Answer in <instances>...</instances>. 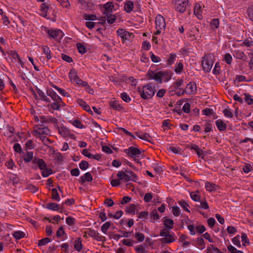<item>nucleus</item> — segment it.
<instances>
[{
	"instance_id": "1",
	"label": "nucleus",
	"mask_w": 253,
	"mask_h": 253,
	"mask_svg": "<svg viewBox=\"0 0 253 253\" xmlns=\"http://www.w3.org/2000/svg\"><path fill=\"white\" fill-rule=\"evenodd\" d=\"M47 95L49 96L53 101L49 105L54 110H59L61 107L65 106L61 98L52 89L49 88L46 90Z\"/></svg>"
},
{
	"instance_id": "2",
	"label": "nucleus",
	"mask_w": 253,
	"mask_h": 253,
	"mask_svg": "<svg viewBox=\"0 0 253 253\" xmlns=\"http://www.w3.org/2000/svg\"><path fill=\"white\" fill-rule=\"evenodd\" d=\"M137 91L140 97L145 100L152 98L155 93V86L152 83H148L142 87H137Z\"/></svg>"
},
{
	"instance_id": "3",
	"label": "nucleus",
	"mask_w": 253,
	"mask_h": 253,
	"mask_svg": "<svg viewBox=\"0 0 253 253\" xmlns=\"http://www.w3.org/2000/svg\"><path fill=\"white\" fill-rule=\"evenodd\" d=\"M214 61V56L211 53H207L202 58V65L205 72L209 73L211 71Z\"/></svg>"
},
{
	"instance_id": "4",
	"label": "nucleus",
	"mask_w": 253,
	"mask_h": 253,
	"mask_svg": "<svg viewBox=\"0 0 253 253\" xmlns=\"http://www.w3.org/2000/svg\"><path fill=\"white\" fill-rule=\"evenodd\" d=\"M117 177L120 180L124 182L133 181L136 182L138 179L137 176L132 171L125 170L119 171L117 173Z\"/></svg>"
},
{
	"instance_id": "5",
	"label": "nucleus",
	"mask_w": 253,
	"mask_h": 253,
	"mask_svg": "<svg viewBox=\"0 0 253 253\" xmlns=\"http://www.w3.org/2000/svg\"><path fill=\"white\" fill-rule=\"evenodd\" d=\"M155 24L157 31L154 35H159L165 30L166 25L165 18L161 15L158 14L155 18Z\"/></svg>"
},
{
	"instance_id": "6",
	"label": "nucleus",
	"mask_w": 253,
	"mask_h": 253,
	"mask_svg": "<svg viewBox=\"0 0 253 253\" xmlns=\"http://www.w3.org/2000/svg\"><path fill=\"white\" fill-rule=\"evenodd\" d=\"M47 33L50 39H52L58 42H61L64 35L62 31L59 29L48 30Z\"/></svg>"
},
{
	"instance_id": "7",
	"label": "nucleus",
	"mask_w": 253,
	"mask_h": 253,
	"mask_svg": "<svg viewBox=\"0 0 253 253\" xmlns=\"http://www.w3.org/2000/svg\"><path fill=\"white\" fill-rule=\"evenodd\" d=\"M49 130L47 127L43 125H36L34 127L33 134L37 138L42 135H47Z\"/></svg>"
},
{
	"instance_id": "8",
	"label": "nucleus",
	"mask_w": 253,
	"mask_h": 253,
	"mask_svg": "<svg viewBox=\"0 0 253 253\" xmlns=\"http://www.w3.org/2000/svg\"><path fill=\"white\" fill-rule=\"evenodd\" d=\"M124 152L132 158L139 157L141 154L139 149L133 146H130L128 148L125 149Z\"/></svg>"
},
{
	"instance_id": "9",
	"label": "nucleus",
	"mask_w": 253,
	"mask_h": 253,
	"mask_svg": "<svg viewBox=\"0 0 253 253\" xmlns=\"http://www.w3.org/2000/svg\"><path fill=\"white\" fill-rule=\"evenodd\" d=\"M197 92V84L194 82H190L189 83L185 89L182 91V94L186 93L188 94H195Z\"/></svg>"
},
{
	"instance_id": "10",
	"label": "nucleus",
	"mask_w": 253,
	"mask_h": 253,
	"mask_svg": "<svg viewBox=\"0 0 253 253\" xmlns=\"http://www.w3.org/2000/svg\"><path fill=\"white\" fill-rule=\"evenodd\" d=\"M147 77L150 80H154L160 84L162 83V71L155 72L153 71H149L146 74Z\"/></svg>"
},
{
	"instance_id": "11",
	"label": "nucleus",
	"mask_w": 253,
	"mask_h": 253,
	"mask_svg": "<svg viewBox=\"0 0 253 253\" xmlns=\"http://www.w3.org/2000/svg\"><path fill=\"white\" fill-rule=\"evenodd\" d=\"M118 36L121 38L122 41L124 42L126 40H130L133 37L132 33H130L123 29H119L117 31Z\"/></svg>"
},
{
	"instance_id": "12",
	"label": "nucleus",
	"mask_w": 253,
	"mask_h": 253,
	"mask_svg": "<svg viewBox=\"0 0 253 253\" xmlns=\"http://www.w3.org/2000/svg\"><path fill=\"white\" fill-rule=\"evenodd\" d=\"M187 5L188 0H184L182 1L178 0L175 3V9L181 13H183L185 11Z\"/></svg>"
},
{
	"instance_id": "13",
	"label": "nucleus",
	"mask_w": 253,
	"mask_h": 253,
	"mask_svg": "<svg viewBox=\"0 0 253 253\" xmlns=\"http://www.w3.org/2000/svg\"><path fill=\"white\" fill-rule=\"evenodd\" d=\"M69 77L71 82L75 84L78 85L79 84V78L78 76V72L75 69H72L69 73Z\"/></svg>"
},
{
	"instance_id": "14",
	"label": "nucleus",
	"mask_w": 253,
	"mask_h": 253,
	"mask_svg": "<svg viewBox=\"0 0 253 253\" xmlns=\"http://www.w3.org/2000/svg\"><path fill=\"white\" fill-rule=\"evenodd\" d=\"M41 13L40 15L46 18L47 19L49 18L48 16V14L49 13L50 9L49 8L48 5L45 3H43L41 5L40 8Z\"/></svg>"
},
{
	"instance_id": "15",
	"label": "nucleus",
	"mask_w": 253,
	"mask_h": 253,
	"mask_svg": "<svg viewBox=\"0 0 253 253\" xmlns=\"http://www.w3.org/2000/svg\"><path fill=\"white\" fill-rule=\"evenodd\" d=\"M85 233H87L89 236L93 238L97 241H101L102 240V237L100 235L98 232L94 230L88 229L86 232H85Z\"/></svg>"
},
{
	"instance_id": "16",
	"label": "nucleus",
	"mask_w": 253,
	"mask_h": 253,
	"mask_svg": "<svg viewBox=\"0 0 253 253\" xmlns=\"http://www.w3.org/2000/svg\"><path fill=\"white\" fill-rule=\"evenodd\" d=\"M233 55L235 58L238 59L243 60L244 61H246L247 59V56L244 52L239 49L234 50L233 51Z\"/></svg>"
},
{
	"instance_id": "17",
	"label": "nucleus",
	"mask_w": 253,
	"mask_h": 253,
	"mask_svg": "<svg viewBox=\"0 0 253 253\" xmlns=\"http://www.w3.org/2000/svg\"><path fill=\"white\" fill-rule=\"evenodd\" d=\"M103 7L105 10L104 13L108 16L112 12L113 8H114V5L113 2H108L104 4Z\"/></svg>"
},
{
	"instance_id": "18",
	"label": "nucleus",
	"mask_w": 253,
	"mask_h": 253,
	"mask_svg": "<svg viewBox=\"0 0 253 253\" xmlns=\"http://www.w3.org/2000/svg\"><path fill=\"white\" fill-rule=\"evenodd\" d=\"M172 73L169 71H162V82H168L172 77Z\"/></svg>"
},
{
	"instance_id": "19",
	"label": "nucleus",
	"mask_w": 253,
	"mask_h": 253,
	"mask_svg": "<svg viewBox=\"0 0 253 253\" xmlns=\"http://www.w3.org/2000/svg\"><path fill=\"white\" fill-rule=\"evenodd\" d=\"M161 242L163 243L169 244L175 241L174 234H168L165 237L161 239Z\"/></svg>"
},
{
	"instance_id": "20",
	"label": "nucleus",
	"mask_w": 253,
	"mask_h": 253,
	"mask_svg": "<svg viewBox=\"0 0 253 253\" xmlns=\"http://www.w3.org/2000/svg\"><path fill=\"white\" fill-rule=\"evenodd\" d=\"M80 87L84 88V90L90 94H93L94 90L87 82L80 80Z\"/></svg>"
},
{
	"instance_id": "21",
	"label": "nucleus",
	"mask_w": 253,
	"mask_h": 253,
	"mask_svg": "<svg viewBox=\"0 0 253 253\" xmlns=\"http://www.w3.org/2000/svg\"><path fill=\"white\" fill-rule=\"evenodd\" d=\"M215 125L220 131L226 130L227 125L222 120L218 119L215 121Z\"/></svg>"
},
{
	"instance_id": "22",
	"label": "nucleus",
	"mask_w": 253,
	"mask_h": 253,
	"mask_svg": "<svg viewBox=\"0 0 253 253\" xmlns=\"http://www.w3.org/2000/svg\"><path fill=\"white\" fill-rule=\"evenodd\" d=\"M33 163L37 164L39 169L41 170L45 169L46 167V164L42 159L35 158L33 160Z\"/></svg>"
},
{
	"instance_id": "23",
	"label": "nucleus",
	"mask_w": 253,
	"mask_h": 253,
	"mask_svg": "<svg viewBox=\"0 0 253 253\" xmlns=\"http://www.w3.org/2000/svg\"><path fill=\"white\" fill-rule=\"evenodd\" d=\"M194 14L199 19H201L202 17V6L200 3H196L194 7Z\"/></svg>"
},
{
	"instance_id": "24",
	"label": "nucleus",
	"mask_w": 253,
	"mask_h": 253,
	"mask_svg": "<svg viewBox=\"0 0 253 253\" xmlns=\"http://www.w3.org/2000/svg\"><path fill=\"white\" fill-rule=\"evenodd\" d=\"M183 61L179 60V61L176 63L174 65V71L177 74H180L183 70Z\"/></svg>"
},
{
	"instance_id": "25",
	"label": "nucleus",
	"mask_w": 253,
	"mask_h": 253,
	"mask_svg": "<svg viewBox=\"0 0 253 253\" xmlns=\"http://www.w3.org/2000/svg\"><path fill=\"white\" fill-rule=\"evenodd\" d=\"M58 131L60 135L63 137H68L70 135L69 130L64 126H60L58 127Z\"/></svg>"
},
{
	"instance_id": "26",
	"label": "nucleus",
	"mask_w": 253,
	"mask_h": 253,
	"mask_svg": "<svg viewBox=\"0 0 253 253\" xmlns=\"http://www.w3.org/2000/svg\"><path fill=\"white\" fill-rule=\"evenodd\" d=\"M136 136L140 139L150 142L151 140V136L147 133H141L136 132L135 133Z\"/></svg>"
},
{
	"instance_id": "27",
	"label": "nucleus",
	"mask_w": 253,
	"mask_h": 253,
	"mask_svg": "<svg viewBox=\"0 0 253 253\" xmlns=\"http://www.w3.org/2000/svg\"><path fill=\"white\" fill-rule=\"evenodd\" d=\"M41 121L42 122H48L49 123H53L54 124H57V120L56 118H52L49 116L44 117L42 116L41 117Z\"/></svg>"
},
{
	"instance_id": "28",
	"label": "nucleus",
	"mask_w": 253,
	"mask_h": 253,
	"mask_svg": "<svg viewBox=\"0 0 253 253\" xmlns=\"http://www.w3.org/2000/svg\"><path fill=\"white\" fill-rule=\"evenodd\" d=\"M205 188L207 191L211 192L217 189V185L212 182H206L205 183Z\"/></svg>"
},
{
	"instance_id": "29",
	"label": "nucleus",
	"mask_w": 253,
	"mask_h": 253,
	"mask_svg": "<svg viewBox=\"0 0 253 253\" xmlns=\"http://www.w3.org/2000/svg\"><path fill=\"white\" fill-rule=\"evenodd\" d=\"M81 183L84 184L85 181L91 182L92 181V176L89 172L85 173L81 177Z\"/></svg>"
},
{
	"instance_id": "30",
	"label": "nucleus",
	"mask_w": 253,
	"mask_h": 253,
	"mask_svg": "<svg viewBox=\"0 0 253 253\" xmlns=\"http://www.w3.org/2000/svg\"><path fill=\"white\" fill-rule=\"evenodd\" d=\"M176 54L175 53H170L169 55V57L167 60V64L168 65L170 66L174 64L175 61L176 59Z\"/></svg>"
},
{
	"instance_id": "31",
	"label": "nucleus",
	"mask_w": 253,
	"mask_h": 253,
	"mask_svg": "<svg viewBox=\"0 0 253 253\" xmlns=\"http://www.w3.org/2000/svg\"><path fill=\"white\" fill-rule=\"evenodd\" d=\"M133 3L132 1L128 0L124 4V9L125 10L127 13H130L133 9Z\"/></svg>"
},
{
	"instance_id": "32",
	"label": "nucleus",
	"mask_w": 253,
	"mask_h": 253,
	"mask_svg": "<svg viewBox=\"0 0 253 253\" xmlns=\"http://www.w3.org/2000/svg\"><path fill=\"white\" fill-rule=\"evenodd\" d=\"M37 92L40 97V99L42 100H43L47 103H50V100L49 99V98L47 97V96L45 95V94L42 92L41 90L40 89H37Z\"/></svg>"
},
{
	"instance_id": "33",
	"label": "nucleus",
	"mask_w": 253,
	"mask_h": 253,
	"mask_svg": "<svg viewBox=\"0 0 253 253\" xmlns=\"http://www.w3.org/2000/svg\"><path fill=\"white\" fill-rule=\"evenodd\" d=\"M191 199L195 202H199L200 201V194L199 191L191 192L190 194Z\"/></svg>"
},
{
	"instance_id": "34",
	"label": "nucleus",
	"mask_w": 253,
	"mask_h": 253,
	"mask_svg": "<svg viewBox=\"0 0 253 253\" xmlns=\"http://www.w3.org/2000/svg\"><path fill=\"white\" fill-rule=\"evenodd\" d=\"M137 208V205L134 204H130L126 210V212L129 214H135V210Z\"/></svg>"
},
{
	"instance_id": "35",
	"label": "nucleus",
	"mask_w": 253,
	"mask_h": 253,
	"mask_svg": "<svg viewBox=\"0 0 253 253\" xmlns=\"http://www.w3.org/2000/svg\"><path fill=\"white\" fill-rule=\"evenodd\" d=\"M164 224L168 229H171L173 227L174 222L172 219L168 218L164 220Z\"/></svg>"
},
{
	"instance_id": "36",
	"label": "nucleus",
	"mask_w": 253,
	"mask_h": 253,
	"mask_svg": "<svg viewBox=\"0 0 253 253\" xmlns=\"http://www.w3.org/2000/svg\"><path fill=\"white\" fill-rule=\"evenodd\" d=\"M23 159L25 162H30L33 159V153L32 152L27 151L24 154Z\"/></svg>"
},
{
	"instance_id": "37",
	"label": "nucleus",
	"mask_w": 253,
	"mask_h": 253,
	"mask_svg": "<svg viewBox=\"0 0 253 253\" xmlns=\"http://www.w3.org/2000/svg\"><path fill=\"white\" fill-rule=\"evenodd\" d=\"M43 53L46 55L47 60L51 59V51L49 48L47 46H43L42 47Z\"/></svg>"
},
{
	"instance_id": "38",
	"label": "nucleus",
	"mask_w": 253,
	"mask_h": 253,
	"mask_svg": "<svg viewBox=\"0 0 253 253\" xmlns=\"http://www.w3.org/2000/svg\"><path fill=\"white\" fill-rule=\"evenodd\" d=\"M160 216L157 211L156 209L153 210L150 213V219L151 221L154 222L155 220H158Z\"/></svg>"
},
{
	"instance_id": "39",
	"label": "nucleus",
	"mask_w": 253,
	"mask_h": 253,
	"mask_svg": "<svg viewBox=\"0 0 253 253\" xmlns=\"http://www.w3.org/2000/svg\"><path fill=\"white\" fill-rule=\"evenodd\" d=\"M47 209L52 211H58L59 208V205L54 203H49L46 204Z\"/></svg>"
},
{
	"instance_id": "40",
	"label": "nucleus",
	"mask_w": 253,
	"mask_h": 253,
	"mask_svg": "<svg viewBox=\"0 0 253 253\" xmlns=\"http://www.w3.org/2000/svg\"><path fill=\"white\" fill-rule=\"evenodd\" d=\"M109 104L110 107L115 110H121L122 109L119 102L116 100L111 101Z\"/></svg>"
},
{
	"instance_id": "41",
	"label": "nucleus",
	"mask_w": 253,
	"mask_h": 253,
	"mask_svg": "<svg viewBox=\"0 0 253 253\" xmlns=\"http://www.w3.org/2000/svg\"><path fill=\"white\" fill-rule=\"evenodd\" d=\"M123 211L121 210L116 211L114 214L109 213L108 216L110 217H113L115 219H119L122 216Z\"/></svg>"
},
{
	"instance_id": "42",
	"label": "nucleus",
	"mask_w": 253,
	"mask_h": 253,
	"mask_svg": "<svg viewBox=\"0 0 253 253\" xmlns=\"http://www.w3.org/2000/svg\"><path fill=\"white\" fill-rule=\"evenodd\" d=\"M80 106H82V108L86 112H90V114H92V111L91 110L90 106L88 104H87L85 102H84L83 100L81 99Z\"/></svg>"
},
{
	"instance_id": "43",
	"label": "nucleus",
	"mask_w": 253,
	"mask_h": 253,
	"mask_svg": "<svg viewBox=\"0 0 253 253\" xmlns=\"http://www.w3.org/2000/svg\"><path fill=\"white\" fill-rule=\"evenodd\" d=\"M245 101L248 105H253V95L252 96L249 93H245Z\"/></svg>"
},
{
	"instance_id": "44",
	"label": "nucleus",
	"mask_w": 253,
	"mask_h": 253,
	"mask_svg": "<svg viewBox=\"0 0 253 253\" xmlns=\"http://www.w3.org/2000/svg\"><path fill=\"white\" fill-rule=\"evenodd\" d=\"M52 86L58 92L63 96H67L68 92H66L64 89L60 88L55 84H52Z\"/></svg>"
},
{
	"instance_id": "45",
	"label": "nucleus",
	"mask_w": 253,
	"mask_h": 253,
	"mask_svg": "<svg viewBox=\"0 0 253 253\" xmlns=\"http://www.w3.org/2000/svg\"><path fill=\"white\" fill-rule=\"evenodd\" d=\"M178 203L184 209V211L188 212H190V211L188 209L189 205L187 202L184 201H179Z\"/></svg>"
},
{
	"instance_id": "46",
	"label": "nucleus",
	"mask_w": 253,
	"mask_h": 253,
	"mask_svg": "<svg viewBox=\"0 0 253 253\" xmlns=\"http://www.w3.org/2000/svg\"><path fill=\"white\" fill-rule=\"evenodd\" d=\"M222 112L224 116L227 118H232L233 117V113L229 108L224 109Z\"/></svg>"
},
{
	"instance_id": "47",
	"label": "nucleus",
	"mask_w": 253,
	"mask_h": 253,
	"mask_svg": "<svg viewBox=\"0 0 253 253\" xmlns=\"http://www.w3.org/2000/svg\"><path fill=\"white\" fill-rule=\"evenodd\" d=\"M13 236L16 239H20L24 237L25 234L21 231H18L14 232Z\"/></svg>"
},
{
	"instance_id": "48",
	"label": "nucleus",
	"mask_w": 253,
	"mask_h": 253,
	"mask_svg": "<svg viewBox=\"0 0 253 253\" xmlns=\"http://www.w3.org/2000/svg\"><path fill=\"white\" fill-rule=\"evenodd\" d=\"M52 197L57 201H59L60 200L57 190L56 188H53L52 190Z\"/></svg>"
},
{
	"instance_id": "49",
	"label": "nucleus",
	"mask_w": 253,
	"mask_h": 253,
	"mask_svg": "<svg viewBox=\"0 0 253 253\" xmlns=\"http://www.w3.org/2000/svg\"><path fill=\"white\" fill-rule=\"evenodd\" d=\"M42 176L44 177H46L48 176L49 175L52 174V170L50 169H47L46 167L45 168V169H42Z\"/></svg>"
},
{
	"instance_id": "50",
	"label": "nucleus",
	"mask_w": 253,
	"mask_h": 253,
	"mask_svg": "<svg viewBox=\"0 0 253 253\" xmlns=\"http://www.w3.org/2000/svg\"><path fill=\"white\" fill-rule=\"evenodd\" d=\"M220 66L218 62H216L215 64L214 67L213 69L212 73L213 74L217 75L220 74Z\"/></svg>"
},
{
	"instance_id": "51",
	"label": "nucleus",
	"mask_w": 253,
	"mask_h": 253,
	"mask_svg": "<svg viewBox=\"0 0 253 253\" xmlns=\"http://www.w3.org/2000/svg\"><path fill=\"white\" fill-rule=\"evenodd\" d=\"M134 237L138 242L143 241L145 238L144 235L143 233L140 232L135 233Z\"/></svg>"
},
{
	"instance_id": "52",
	"label": "nucleus",
	"mask_w": 253,
	"mask_h": 253,
	"mask_svg": "<svg viewBox=\"0 0 253 253\" xmlns=\"http://www.w3.org/2000/svg\"><path fill=\"white\" fill-rule=\"evenodd\" d=\"M197 244L200 247V249L201 250L204 249L205 247V244L204 240L201 237H199V238H197Z\"/></svg>"
},
{
	"instance_id": "53",
	"label": "nucleus",
	"mask_w": 253,
	"mask_h": 253,
	"mask_svg": "<svg viewBox=\"0 0 253 253\" xmlns=\"http://www.w3.org/2000/svg\"><path fill=\"white\" fill-rule=\"evenodd\" d=\"M196 207H198L205 210H208L209 209V205L206 200L201 201L200 202V205L198 206H196Z\"/></svg>"
},
{
	"instance_id": "54",
	"label": "nucleus",
	"mask_w": 253,
	"mask_h": 253,
	"mask_svg": "<svg viewBox=\"0 0 253 253\" xmlns=\"http://www.w3.org/2000/svg\"><path fill=\"white\" fill-rule=\"evenodd\" d=\"M212 250L216 253H223L217 247H215L213 245L211 244L209 247H208L207 251L211 252Z\"/></svg>"
},
{
	"instance_id": "55",
	"label": "nucleus",
	"mask_w": 253,
	"mask_h": 253,
	"mask_svg": "<svg viewBox=\"0 0 253 253\" xmlns=\"http://www.w3.org/2000/svg\"><path fill=\"white\" fill-rule=\"evenodd\" d=\"M84 18L85 20L94 21L97 20V16L94 14H84Z\"/></svg>"
},
{
	"instance_id": "56",
	"label": "nucleus",
	"mask_w": 253,
	"mask_h": 253,
	"mask_svg": "<svg viewBox=\"0 0 253 253\" xmlns=\"http://www.w3.org/2000/svg\"><path fill=\"white\" fill-rule=\"evenodd\" d=\"M224 60L227 64H231L232 62V57L230 53H226L224 55Z\"/></svg>"
},
{
	"instance_id": "57",
	"label": "nucleus",
	"mask_w": 253,
	"mask_h": 253,
	"mask_svg": "<svg viewBox=\"0 0 253 253\" xmlns=\"http://www.w3.org/2000/svg\"><path fill=\"white\" fill-rule=\"evenodd\" d=\"M240 236L237 235V236H235V237H234L232 240L233 243L235 246H236L238 247H241V244H240Z\"/></svg>"
},
{
	"instance_id": "58",
	"label": "nucleus",
	"mask_w": 253,
	"mask_h": 253,
	"mask_svg": "<svg viewBox=\"0 0 253 253\" xmlns=\"http://www.w3.org/2000/svg\"><path fill=\"white\" fill-rule=\"evenodd\" d=\"M172 212L175 216H178L180 214V210L178 207L173 206L172 207Z\"/></svg>"
},
{
	"instance_id": "59",
	"label": "nucleus",
	"mask_w": 253,
	"mask_h": 253,
	"mask_svg": "<svg viewBox=\"0 0 253 253\" xmlns=\"http://www.w3.org/2000/svg\"><path fill=\"white\" fill-rule=\"evenodd\" d=\"M121 98L126 102H129L131 100L130 97L126 92H123L121 94Z\"/></svg>"
},
{
	"instance_id": "60",
	"label": "nucleus",
	"mask_w": 253,
	"mask_h": 253,
	"mask_svg": "<svg viewBox=\"0 0 253 253\" xmlns=\"http://www.w3.org/2000/svg\"><path fill=\"white\" fill-rule=\"evenodd\" d=\"M122 242L124 245L128 247L132 246L134 243V241L132 239H124Z\"/></svg>"
},
{
	"instance_id": "61",
	"label": "nucleus",
	"mask_w": 253,
	"mask_h": 253,
	"mask_svg": "<svg viewBox=\"0 0 253 253\" xmlns=\"http://www.w3.org/2000/svg\"><path fill=\"white\" fill-rule=\"evenodd\" d=\"M111 224L110 222H106L105 223H104L102 226H101V230L102 231L106 234L109 227H110Z\"/></svg>"
},
{
	"instance_id": "62",
	"label": "nucleus",
	"mask_w": 253,
	"mask_h": 253,
	"mask_svg": "<svg viewBox=\"0 0 253 253\" xmlns=\"http://www.w3.org/2000/svg\"><path fill=\"white\" fill-rule=\"evenodd\" d=\"M219 20L218 19L214 18L212 19L210 24L212 28H217L219 26Z\"/></svg>"
},
{
	"instance_id": "63",
	"label": "nucleus",
	"mask_w": 253,
	"mask_h": 253,
	"mask_svg": "<svg viewBox=\"0 0 253 253\" xmlns=\"http://www.w3.org/2000/svg\"><path fill=\"white\" fill-rule=\"evenodd\" d=\"M89 166L88 162L86 161H82L80 163V169L82 170H86Z\"/></svg>"
},
{
	"instance_id": "64",
	"label": "nucleus",
	"mask_w": 253,
	"mask_h": 253,
	"mask_svg": "<svg viewBox=\"0 0 253 253\" xmlns=\"http://www.w3.org/2000/svg\"><path fill=\"white\" fill-rule=\"evenodd\" d=\"M66 221L67 224L73 226L75 223V219L73 217L68 216L66 218Z\"/></svg>"
}]
</instances>
